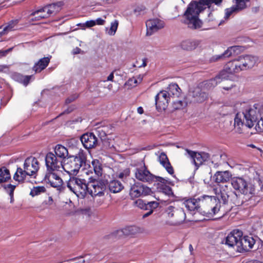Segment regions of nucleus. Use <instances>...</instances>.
Here are the masks:
<instances>
[{
  "label": "nucleus",
  "mask_w": 263,
  "mask_h": 263,
  "mask_svg": "<svg viewBox=\"0 0 263 263\" xmlns=\"http://www.w3.org/2000/svg\"><path fill=\"white\" fill-rule=\"evenodd\" d=\"M241 47L240 46H233L229 47L223 53L216 55L215 60L224 59L231 56L237 55L241 51Z\"/></svg>",
  "instance_id": "obj_24"
},
{
  "label": "nucleus",
  "mask_w": 263,
  "mask_h": 263,
  "mask_svg": "<svg viewBox=\"0 0 263 263\" xmlns=\"http://www.w3.org/2000/svg\"><path fill=\"white\" fill-rule=\"evenodd\" d=\"M26 176H30V174L27 170L18 167L13 176V179L18 182H23L25 179Z\"/></svg>",
  "instance_id": "obj_34"
},
{
  "label": "nucleus",
  "mask_w": 263,
  "mask_h": 263,
  "mask_svg": "<svg viewBox=\"0 0 263 263\" xmlns=\"http://www.w3.org/2000/svg\"><path fill=\"white\" fill-rule=\"evenodd\" d=\"M13 47L10 48L7 50H0V58L5 57L9 52H11Z\"/></svg>",
  "instance_id": "obj_51"
},
{
  "label": "nucleus",
  "mask_w": 263,
  "mask_h": 263,
  "mask_svg": "<svg viewBox=\"0 0 263 263\" xmlns=\"http://www.w3.org/2000/svg\"><path fill=\"white\" fill-rule=\"evenodd\" d=\"M61 2L49 4L37 10L35 13L37 14L42 12H46L48 14V16H50L51 15H54L58 12L61 9Z\"/></svg>",
  "instance_id": "obj_23"
},
{
  "label": "nucleus",
  "mask_w": 263,
  "mask_h": 263,
  "mask_svg": "<svg viewBox=\"0 0 263 263\" xmlns=\"http://www.w3.org/2000/svg\"><path fill=\"white\" fill-rule=\"evenodd\" d=\"M95 22L96 23V25H104L105 21L101 18H98L96 20H94Z\"/></svg>",
  "instance_id": "obj_55"
},
{
  "label": "nucleus",
  "mask_w": 263,
  "mask_h": 263,
  "mask_svg": "<svg viewBox=\"0 0 263 263\" xmlns=\"http://www.w3.org/2000/svg\"><path fill=\"white\" fill-rule=\"evenodd\" d=\"M261 113L259 104H255L253 107L247 108L242 113L245 119V126L252 128L259 121L261 116Z\"/></svg>",
  "instance_id": "obj_8"
},
{
  "label": "nucleus",
  "mask_w": 263,
  "mask_h": 263,
  "mask_svg": "<svg viewBox=\"0 0 263 263\" xmlns=\"http://www.w3.org/2000/svg\"><path fill=\"white\" fill-rule=\"evenodd\" d=\"M101 132H103V136H106V134L104 132H103L102 129H99L96 131L98 136H99V134Z\"/></svg>",
  "instance_id": "obj_63"
},
{
  "label": "nucleus",
  "mask_w": 263,
  "mask_h": 263,
  "mask_svg": "<svg viewBox=\"0 0 263 263\" xmlns=\"http://www.w3.org/2000/svg\"><path fill=\"white\" fill-rule=\"evenodd\" d=\"M142 64L141 66H139V67H145L147 65V63H146V59L144 58V59H142Z\"/></svg>",
  "instance_id": "obj_60"
},
{
  "label": "nucleus",
  "mask_w": 263,
  "mask_h": 263,
  "mask_svg": "<svg viewBox=\"0 0 263 263\" xmlns=\"http://www.w3.org/2000/svg\"><path fill=\"white\" fill-rule=\"evenodd\" d=\"M44 181L60 192H63L65 189L62 179L53 172H47L44 177Z\"/></svg>",
  "instance_id": "obj_13"
},
{
  "label": "nucleus",
  "mask_w": 263,
  "mask_h": 263,
  "mask_svg": "<svg viewBox=\"0 0 263 263\" xmlns=\"http://www.w3.org/2000/svg\"><path fill=\"white\" fill-rule=\"evenodd\" d=\"M222 0H199L192 1L187 7L186 10L182 15L181 22L186 25L187 28L191 30H198L201 29L203 23L199 17V14L203 11L206 7H211V5L214 3L220 5Z\"/></svg>",
  "instance_id": "obj_2"
},
{
  "label": "nucleus",
  "mask_w": 263,
  "mask_h": 263,
  "mask_svg": "<svg viewBox=\"0 0 263 263\" xmlns=\"http://www.w3.org/2000/svg\"><path fill=\"white\" fill-rule=\"evenodd\" d=\"M235 87V85H234L233 84H232L230 86H224L222 88L226 90H231Z\"/></svg>",
  "instance_id": "obj_57"
},
{
  "label": "nucleus",
  "mask_w": 263,
  "mask_h": 263,
  "mask_svg": "<svg viewBox=\"0 0 263 263\" xmlns=\"http://www.w3.org/2000/svg\"><path fill=\"white\" fill-rule=\"evenodd\" d=\"M93 170L98 176H101L103 174V167L101 162L98 159H93L91 161Z\"/></svg>",
  "instance_id": "obj_37"
},
{
  "label": "nucleus",
  "mask_w": 263,
  "mask_h": 263,
  "mask_svg": "<svg viewBox=\"0 0 263 263\" xmlns=\"http://www.w3.org/2000/svg\"><path fill=\"white\" fill-rule=\"evenodd\" d=\"M53 202V199H52V198L50 196L48 197V203L49 204H51Z\"/></svg>",
  "instance_id": "obj_64"
},
{
  "label": "nucleus",
  "mask_w": 263,
  "mask_h": 263,
  "mask_svg": "<svg viewBox=\"0 0 263 263\" xmlns=\"http://www.w3.org/2000/svg\"><path fill=\"white\" fill-rule=\"evenodd\" d=\"M201 41L198 40H186L181 43V47L185 50L191 51L197 48L200 45Z\"/></svg>",
  "instance_id": "obj_30"
},
{
  "label": "nucleus",
  "mask_w": 263,
  "mask_h": 263,
  "mask_svg": "<svg viewBox=\"0 0 263 263\" xmlns=\"http://www.w3.org/2000/svg\"><path fill=\"white\" fill-rule=\"evenodd\" d=\"M90 167L87 160V155L83 150L80 149L76 155L69 156L63 163V170L70 175H76L81 168L83 170Z\"/></svg>",
  "instance_id": "obj_3"
},
{
  "label": "nucleus",
  "mask_w": 263,
  "mask_h": 263,
  "mask_svg": "<svg viewBox=\"0 0 263 263\" xmlns=\"http://www.w3.org/2000/svg\"><path fill=\"white\" fill-rule=\"evenodd\" d=\"M155 182H158L157 186H159V184H166L170 183L168 179L162 178L161 177L157 176L155 175L154 181Z\"/></svg>",
  "instance_id": "obj_48"
},
{
  "label": "nucleus",
  "mask_w": 263,
  "mask_h": 263,
  "mask_svg": "<svg viewBox=\"0 0 263 263\" xmlns=\"http://www.w3.org/2000/svg\"><path fill=\"white\" fill-rule=\"evenodd\" d=\"M51 57H44L41 59L33 67V70L35 72H40L44 69L48 65Z\"/></svg>",
  "instance_id": "obj_33"
},
{
  "label": "nucleus",
  "mask_w": 263,
  "mask_h": 263,
  "mask_svg": "<svg viewBox=\"0 0 263 263\" xmlns=\"http://www.w3.org/2000/svg\"><path fill=\"white\" fill-rule=\"evenodd\" d=\"M204 23L208 25V28H204L203 30H207L215 28L217 26L222 25L224 23V21L219 22L217 17L212 12H210L208 17L204 20Z\"/></svg>",
  "instance_id": "obj_27"
},
{
  "label": "nucleus",
  "mask_w": 263,
  "mask_h": 263,
  "mask_svg": "<svg viewBox=\"0 0 263 263\" xmlns=\"http://www.w3.org/2000/svg\"><path fill=\"white\" fill-rule=\"evenodd\" d=\"M261 116L255 126L256 130L259 132H263V114H261Z\"/></svg>",
  "instance_id": "obj_49"
},
{
  "label": "nucleus",
  "mask_w": 263,
  "mask_h": 263,
  "mask_svg": "<svg viewBox=\"0 0 263 263\" xmlns=\"http://www.w3.org/2000/svg\"><path fill=\"white\" fill-rule=\"evenodd\" d=\"M37 11V10L31 13V15L32 16V17H33L31 18L32 20L40 21L41 19L47 18L49 17L48 14L46 12H42L36 14L35 13V12Z\"/></svg>",
  "instance_id": "obj_43"
},
{
  "label": "nucleus",
  "mask_w": 263,
  "mask_h": 263,
  "mask_svg": "<svg viewBox=\"0 0 263 263\" xmlns=\"http://www.w3.org/2000/svg\"><path fill=\"white\" fill-rule=\"evenodd\" d=\"M165 90L160 91L155 97V104L159 111L164 110L170 100V96Z\"/></svg>",
  "instance_id": "obj_18"
},
{
  "label": "nucleus",
  "mask_w": 263,
  "mask_h": 263,
  "mask_svg": "<svg viewBox=\"0 0 263 263\" xmlns=\"http://www.w3.org/2000/svg\"><path fill=\"white\" fill-rule=\"evenodd\" d=\"M235 1V5H233L231 7L227 8L225 10V15L224 17L225 20L229 19L231 15L233 13L238 12L246 8V4H242L237 1Z\"/></svg>",
  "instance_id": "obj_26"
},
{
  "label": "nucleus",
  "mask_w": 263,
  "mask_h": 263,
  "mask_svg": "<svg viewBox=\"0 0 263 263\" xmlns=\"http://www.w3.org/2000/svg\"><path fill=\"white\" fill-rule=\"evenodd\" d=\"M135 174L136 178L142 182L151 183L154 181L155 175L147 170L144 164L141 167L136 168Z\"/></svg>",
  "instance_id": "obj_15"
},
{
  "label": "nucleus",
  "mask_w": 263,
  "mask_h": 263,
  "mask_svg": "<svg viewBox=\"0 0 263 263\" xmlns=\"http://www.w3.org/2000/svg\"><path fill=\"white\" fill-rule=\"evenodd\" d=\"M80 140L84 148L87 149L96 147L98 139L93 133H86L80 137Z\"/></svg>",
  "instance_id": "obj_16"
},
{
  "label": "nucleus",
  "mask_w": 263,
  "mask_h": 263,
  "mask_svg": "<svg viewBox=\"0 0 263 263\" xmlns=\"http://www.w3.org/2000/svg\"><path fill=\"white\" fill-rule=\"evenodd\" d=\"M11 179L8 169L5 167L0 168V183L5 182Z\"/></svg>",
  "instance_id": "obj_38"
},
{
  "label": "nucleus",
  "mask_w": 263,
  "mask_h": 263,
  "mask_svg": "<svg viewBox=\"0 0 263 263\" xmlns=\"http://www.w3.org/2000/svg\"><path fill=\"white\" fill-rule=\"evenodd\" d=\"M114 72H112L111 73H110V74L108 76L107 78V80H105L104 81V82H106V81H113V79H114Z\"/></svg>",
  "instance_id": "obj_56"
},
{
  "label": "nucleus",
  "mask_w": 263,
  "mask_h": 263,
  "mask_svg": "<svg viewBox=\"0 0 263 263\" xmlns=\"http://www.w3.org/2000/svg\"><path fill=\"white\" fill-rule=\"evenodd\" d=\"M4 187L7 193L10 197V203H12L14 202V191L16 187L15 185H12L11 184H8L7 185H5Z\"/></svg>",
  "instance_id": "obj_40"
},
{
  "label": "nucleus",
  "mask_w": 263,
  "mask_h": 263,
  "mask_svg": "<svg viewBox=\"0 0 263 263\" xmlns=\"http://www.w3.org/2000/svg\"><path fill=\"white\" fill-rule=\"evenodd\" d=\"M159 161L160 163L165 168L167 173L175 177L174 171L173 166L171 165L167 155L164 153L162 152L159 156Z\"/></svg>",
  "instance_id": "obj_25"
},
{
  "label": "nucleus",
  "mask_w": 263,
  "mask_h": 263,
  "mask_svg": "<svg viewBox=\"0 0 263 263\" xmlns=\"http://www.w3.org/2000/svg\"><path fill=\"white\" fill-rule=\"evenodd\" d=\"M151 192V188L137 182L130 186L129 195L132 198H135L149 195Z\"/></svg>",
  "instance_id": "obj_12"
},
{
  "label": "nucleus",
  "mask_w": 263,
  "mask_h": 263,
  "mask_svg": "<svg viewBox=\"0 0 263 263\" xmlns=\"http://www.w3.org/2000/svg\"><path fill=\"white\" fill-rule=\"evenodd\" d=\"M106 190V182L104 180H93L88 183V192L91 196H101Z\"/></svg>",
  "instance_id": "obj_11"
},
{
  "label": "nucleus",
  "mask_w": 263,
  "mask_h": 263,
  "mask_svg": "<svg viewBox=\"0 0 263 263\" xmlns=\"http://www.w3.org/2000/svg\"><path fill=\"white\" fill-rule=\"evenodd\" d=\"M10 77L15 81L21 83L25 86H26L29 83L31 79L33 77V76H24L17 72H13L11 73Z\"/></svg>",
  "instance_id": "obj_28"
},
{
  "label": "nucleus",
  "mask_w": 263,
  "mask_h": 263,
  "mask_svg": "<svg viewBox=\"0 0 263 263\" xmlns=\"http://www.w3.org/2000/svg\"><path fill=\"white\" fill-rule=\"evenodd\" d=\"M166 92L171 98V97H178L180 94L181 89L176 83H172L169 85Z\"/></svg>",
  "instance_id": "obj_36"
},
{
  "label": "nucleus",
  "mask_w": 263,
  "mask_h": 263,
  "mask_svg": "<svg viewBox=\"0 0 263 263\" xmlns=\"http://www.w3.org/2000/svg\"><path fill=\"white\" fill-rule=\"evenodd\" d=\"M79 26L82 29H85L86 28H90L96 25V23L94 20H90L86 21L85 23H80L78 24Z\"/></svg>",
  "instance_id": "obj_47"
},
{
  "label": "nucleus",
  "mask_w": 263,
  "mask_h": 263,
  "mask_svg": "<svg viewBox=\"0 0 263 263\" xmlns=\"http://www.w3.org/2000/svg\"><path fill=\"white\" fill-rule=\"evenodd\" d=\"M67 186L78 197H84L88 192V183L86 181L78 177H70L67 182Z\"/></svg>",
  "instance_id": "obj_6"
},
{
  "label": "nucleus",
  "mask_w": 263,
  "mask_h": 263,
  "mask_svg": "<svg viewBox=\"0 0 263 263\" xmlns=\"http://www.w3.org/2000/svg\"><path fill=\"white\" fill-rule=\"evenodd\" d=\"M78 97V96L77 95H74L73 96H72L71 97L68 98L66 101L65 102L66 104H69L72 101H73L76 99H77Z\"/></svg>",
  "instance_id": "obj_54"
},
{
  "label": "nucleus",
  "mask_w": 263,
  "mask_h": 263,
  "mask_svg": "<svg viewBox=\"0 0 263 263\" xmlns=\"http://www.w3.org/2000/svg\"><path fill=\"white\" fill-rule=\"evenodd\" d=\"M165 213L169 218H173L176 224L183 222L186 218L184 210L178 206L169 205L165 209Z\"/></svg>",
  "instance_id": "obj_9"
},
{
  "label": "nucleus",
  "mask_w": 263,
  "mask_h": 263,
  "mask_svg": "<svg viewBox=\"0 0 263 263\" xmlns=\"http://www.w3.org/2000/svg\"><path fill=\"white\" fill-rule=\"evenodd\" d=\"M157 189L159 192H162L168 196H171L173 195L172 188L166 184H159V186H157Z\"/></svg>",
  "instance_id": "obj_39"
},
{
  "label": "nucleus",
  "mask_w": 263,
  "mask_h": 263,
  "mask_svg": "<svg viewBox=\"0 0 263 263\" xmlns=\"http://www.w3.org/2000/svg\"><path fill=\"white\" fill-rule=\"evenodd\" d=\"M242 236V233L239 231H234L231 232L226 237V244L230 247H236L237 251L238 252L239 246L238 243L240 242L241 236Z\"/></svg>",
  "instance_id": "obj_21"
},
{
  "label": "nucleus",
  "mask_w": 263,
  "mask_h": 263,
  "mask_svg": "<svg viewBox=\"0 0 263 263\" xmlns=\"http://www.w3.org/2000/svg\"><path fill=\"white\" fill-rule=\"evenodd\" d=\"M190 96L193 98V101L197 103H202L208 99V95L203 91L199 87L194 88L190 92Z\"/></svg>",
  "instance_id": "obj_22"
},
{
  "label": "nucleus",
  "mask_w": 263,
  "mask_h": 263,
  "mask_svg": "<svg viewBox=\"0 0 263 263\" xmlns=\"http://www.w3.org/2000/svg\"><path fill=\"white\" fill-rule=\"evenodd\" d=\"M234 64L232 61L227 63L223 70L214 78L206 81L205 85L209 88L214 87L221 81L225 80L230 79L231 75L239 73L234 69Z\"/></svg>",
  "instance_id": "obj_5"
},
{
  "label": "nucleus",
  "mask_w": 263,
  "mask_h": 263,
  "mask_svg": "<svg viewBox=\"0 0 263 263\" xmlns=\"http://www.w3.org/2000/svg\"><path fill=\"white\" fill-rule=\"evenodd\" d=\"M146 35L149 36L163 28L164 27V22L158 18H151L146 21Z\"/></svg>",
  "instance_id": "obj_17"
},
{
  "label": "nucleus",
  "mask_w": 263,
  "mask_h": 263,
  "mask_svg": "<svg viewBox=\"0 0 263 263\" xmlns=\"http://www.w3.org/2000/svg\"><path fill=\"white\" fill-rule=\"evenodd\" d=\"M17 23L16 21H12L9 24L3 28H0V37L3 35L6 34L8 32L11 31L15 25Z\"/></svg>",
  "instance_id": "obj_41"
},
{
  "label": "nucleus",
  "mask_w": 263,
  "mask_h": 263,
  "mask_svg": "<svg viewBox=\"0 0 263 263\" xmlns=\"http://www.w3.org/2000/svg\"><path fill=\"white\" fill-rule=\"evenodd\" d=\"M137 112L140 115L142 114L144 112L143 108L141 106L138 107Z\"/></svg>",
  "instance_id": "obj_58"
},
{
  "label": "nucleus",
  "mask_w": 263,
  "mask_h": 263,
  "mask_svg": "<svg viewBox=\"0 0 263 263\" xmlns=\"http://www.w3.org/2000/svg\"><path fill=\"white\" fill-rule=\"evenodd\" d=\"M24 168L27 170L30 174V176L34 175L40 168L39 162L34 157L27 158L24 163Z\"/></svg>",
  "instance_id": "obj_19"
},
{
  "label": "nucleus",
  "mask_w": 263,
  "mask_h": 263,
  "mask_svg": "<svg viewBox=\"0 0 263 263\" xmlns=\"http://www.w3.org/2000/svg\"><path fill=\"white\" fill-rule=\"evenodd\" d=\"M258 61L257 57L251 55H245L239 57L232 61L234 64V69L240 72L241 71L252 68Z\"/></svg>",
  "instance_id": "obj_7"
},
{
  "label": "nucleus",
  "mask_w": 263,
  "mask_h": 263,
  "mask_svg": "<svg viewBox=\"0 0 263 263\" xmlns=\"http://www.w3.org/2000/svg\"><path fill=\"white\" fill-rule=\"evenodd\" d=\"M156 208H148V209L147 210L148 211L147 213H146L143 215L142 218H145L149 216L150 215H151L153 213L154 210Z\"/></svg>",
  "instance_id": "obj_53"
},
{
  "label": "nucleus",
  "mask_w": 263,
  "mask_h": 263,
  "mask_svg": "<svg viewBox=\"0 0 263 263\" xmlns=\"http://www.w3.org/2000/svg\"><path fill=\"white\" fill-rule=\"evenodd\" d=\"M246 263H261L259 261L257 260H249Z\"/></svg>",
  "instance_id": "obj_62"
},
{
  "label": "nucleus",
  "mask_w": 263,
  "mask_h": 263,
  "mask_svg": "<svg viewBox=\"0 0 263 263\" xmlns=\"http://www.w3.org/2000/svg\"><path fill=\"white\" fill-rule=\"evenodd\" d=\"M46 191V189L43 186H38L33 187L32 189H31L30 195L32 196H35L41 194V193H44Z\"/></svg>",
  "instance_id": "obj_45"
},
{
  "label": "nucleus",
  "mask_w": 263,
  "mask_h": 263,
  "mask_svg": "<svg viewBox=\"0 0 263 263\" xmlns=\"http://www.w3.org/2000/svg\"><path fill=\"white\" fill-rule=\"evenodd\" d=\"M130 174V170L129 168L124 170L122 172H120L118 175V177L122 180L126 178Z\"/></svg>",
  "instance_id": "obj_50"
},
{
  "label": "nucleus",
  "mask_w": 263,
  "mask_h": 263,
  "mask_svg": "<svg viewBox=\"0 0 263 263\" xmlns=\"http://www.w3.org/2000/svg\"><path fill=\"white\" fill-rule=\"evenodd\" d=\"M81 49L78 47L76 48L73 50V53L74 54H78L80 52Z\"/></svg>",
  "instance_id": "obj_61"
},
{
  "label": "nucleus",
  "mask_w": 263,
  "mask_h": 263,
  "mask_svg": "<svg viewBox=\"0 0 263 263\" xmlns=\"http://www.w3.org/2000/svg\"><path fill=\"white\" fill-rule=\"evenodd\" d=\"M239 114H237L234 119V126L235 129H237V131L239 133H241L240 127L245 125V121H242L240 117H239Z\"/></svg>",
  "instance_id": "obj_44"
},
{
  "label": "nucleus",
  "mask_w": 263,
  "mask_h": 263,
  "mask_svg": "<svg viewBox=\"0 0 263 263\" xmlns=\"http://www.w3.org/2000/svg\"><path fill=\"white\" fill-rule=\"evenodd\" d=\"M118 26V21L117 20H115L114 22L111 23L109 28L107 27L106 28V33L110 35H114L117 30Z\"/></svg>",
  "instance_id": "obj_42"
},
{
  "label": "nucleus",
  "mask_w": 263,
  "mask_h": 263,
  "mask_svg": "<svg viewBox=\"0 0 263 263\" xmlns=\"http://www.w3.org/2000/svg\"><path fill=\"white\" fill-rule=\"evenodd\" d=\"M122 183L117 180H113L108 183V189L110 192L117 193L121 192L123 189Z\"/></svg>",
  "instance_id": "obj_35"
},
{
  "label": "nucleus",
  "mask_w": 263,
  "mask_h": 263,
  "mask_svg": "<svg viewBox=\"0 0 263 263\" xmlns=\"http://www.w3.org/2000/svg\"><path fill=\"white\" fill-rule=\"evenodd\" d=\"M135 205L142 210H147L148 208H157L159 203L156 201L145 202L143 200L139 199L135 201Z\"/></svg>",
  "instance_id": "obj_32"
},
{
  "label": "nucleus",
  "mask_w": 263,
  "mask_h": 263,
  "mask_svg": "<svg viewBox=\"0 0 263 263\" xmlns=\"http://www.w3.org/2000/svg\"><path fill=\"white\" fill-rule=\"evenodd\" d=\"M9 67L10 66L7 65H0V72H8Z\"/></svg>",
  "instance_id": "obj_52"
},
{
  "label": "nucleus",
  "mask_w": 263,
  "mask_h": 263,
  "mask_svg": "<svg viewBox=\"0 0 263 263\" xmlns=\"http://www.w3.org/2000/svg\"><path fill=\"white\" fill-rule=\"evenodd\" d=\"M255 243V240L252 236H241L240 242L238 244L239 246L238 252H243L250 251L253 248Z\"/></svg>",
  "instance_id": "obj_20"
},
{
  "label": "nucleus",
  "mask_w": 263,
  "mask_h": 263,
  "mask_svg": "<svg viewBox=\"0 0 263 263\" xmlns=\"http://www.w3.org/2000/svg\"><path fill=\"white\" fill-rule=\"evenodd\" d=\"M45 165L47 172H52L63 168V162L52 152H48L45 156Z\"/></svg>",
  "instance_id": "obj_10"
},
{
  "label": "nucleus",
  "mask_w": 263,
  "mask_h": 263,
  "mask_svg": "<svg viewBox=\"0 0 263 263\" xmlns=\"http://www.w3.org/2000/svg\"><path fill=\"white\" fill-rule=\"evenodd\" d=\"M231 184L235 190L238 191L245 197V201L243 200L241 202L237 199V197L236 198H233L239 202L238 204H235L236 205H239L240 203L243 204L248 200L250 201V203H247L246 205L254 204L252 201L254 200L255 189L251 185L249 186L248 182L245 179L242 177H234L231 179Z\"/></svg>",
  "instance_id": "obj_4"
},
{
  "label": "nucleus",
  "mask_w": 263,
  "mask_h": 263,
  "mask_svg": "<svg viewBox=\"0 0 263 263\" xmlns=\"http://www.w3.org/2000/svg\"><path fill=\"white\" fill-rule=\"evenodd\" d=\"M54 155L63 162L69 156L68 149L61 144H57L54 148Z\"/></svg>",
  "instance_id": "obj_31"
},
{
  "label": "nucleus",
  "mask_w": 263,
  "mask_h": 263,
  "mask_svg": "<svg viewBox=\"0 0 263 263\" xmlns=\"http://www.w3.org/2000/svg\"><path fill=\"white\" fill-rule=\"evenodd\" d=\"M216 196L203 195L197 198H190L184 202L186 209L190 211L195 210L201 212L206 217L212 218L221 211L222 215L225 212V206L229 203L238 204L239 202L233 198H236L234 192L230 191L227 185L214 189Z\"/></svg>",
  "instance_id": "obj_1"
},
{
  "label": "nucleus",
  "mask_w": 263,
  "mask_h": 263,
  "mask_svg": "<svg viewBox=\"0 0 263 263\" xmlns=\"http://www.w3.org/2000/svg\"><path fill=\"white\" fill-rule=\"evenodd\" d=\"M186 105L187 103L185 101L176 100L173 102V107L176 110L180 109L186 106Z\"/></svg>",
  "instance_id": "obj_46"
},
{
  "label": "nucleus",
  "mask_w": 263,
  "mask_h": 263,
  "mask_svg": "<svg viewBox=\"0 0 263 263\" xmlns=\"http://www.w3.org/2000/svg\"><path fill=\"white\" fill-rule=\"evenodd\" d=\"M231 174L229 171H217L213 176L214 181L217 183H225L230 180Z\"/></svg>",
  "instance_id": "obj_29"
},
{
  "label": "nucleus",
  "mask_w": 263,
  "mask_h": 263,
  "mask_svg": "<svg viewBox=\"0 0 263 263\" xmlns=\"http://www.w3.org/2000/svg\"><path fill=\"white\" fill-rule=\"evenodd\" d=\"M185 155L190 157L194 165L198 168L210 158V155L205 152H196L188 149H185Z\"/></svg>",
  "instance_id": "obj_14"
},
{
  "label": "nucleus",
  "mask_w": 263,
  "mask_h": 263,
  "mask_svg": "<svg viewBox=\"0 0 263 263\" xmlns=\"http://www.w3.org/2000/svg\"><path fill=\"white\" fill-rule=\"evenodd\" d=\"M72 110V109L71 108H68L67 110H65L64 112H63L62 113H61L60 116H61L63 114H69L70 113V112H71Z\"/></svg>",
  "instance_id": "obj_59"
}]
</instances>
